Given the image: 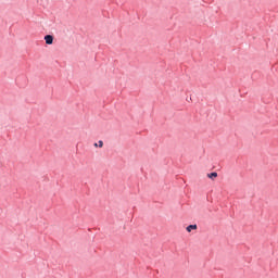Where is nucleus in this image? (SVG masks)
Wrapping results in <instances>:
<instances>
[{"instance_id": "4", "label": "nucleus", "mask_w": 278, "mask_h": 278, "mask_svg": "<svg viewBox=\"0 0 278 278\" xmlns=\"http://www.w3.org/2000/svg\"><path fill=\"white\" fill-rule=\"evenodd\" d=\"M93 147H99L100 149H103V141H98V143H94Z\"/></svg>"}, {"instance_id": "3", "label": "nucleus", "mask_w": 278, "mask_h": 278, "mask_svg": "<svg viewBox=\"0 0 278 278\" xmlns=\"http://www.w3.org/2000/svg\"><path fill=\"white\" fill-rule=\"evenodd\" d=\"M207 177H208V179H216V177H218V173L213 172L211 174H207Z\"/></svg>"}, {"instance_id": "1", "label": "nucleus", "mask_w": 278, "mask_h": 278, "mask_svg": "<svg viewBox=\"0 0 278 278\" xmlns=\"http://www.w3.org/2000/svg\"><path fill=\"white\" fill-rule=\"evenodd\" d=\"M46 45H53V36L47 35L45 36Z\"/></svg>"}, {"instance_id": "2", "label": "nucleus", "mask_w": 278, "mask_h": 278, "mask_svg": "<svg viewBox=\"0 0 278 278\" xmlns=\"http://www.w3.org/2000/svg\"><path fill=\"white\" fill-rule=\"evenodd\" d=\"M187 231H188V233H190V231H195V229H198V226H197V224H194V225H189L187 228Z\"/></svg>"}]
</instances>
